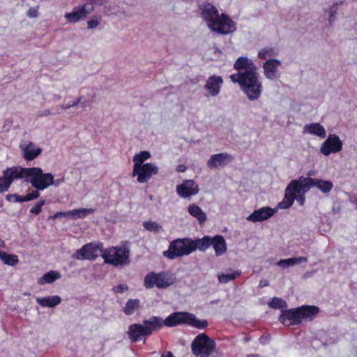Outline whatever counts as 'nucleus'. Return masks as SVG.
I'll list each match as a JSON object with an SVG mask.
<instances>
[{"label": "nucleus", "instance_id": "59", "mask_svg": "<svg viewBox=\"0 0 357 357\" xmlns=\"http://www.w3.org/2000/svg\"><path fill=\"white\" fill-rule=\"evenodd\" d=\"M307 177H310V176L313 175L312 172H309L307 174Z\"/></svg>", "mask_w": 357, "mask_h": 357}, {"label": "nucleus", "instance_id": "13", "mask_svg": "<svg viewBox=\"0 0 357 357\" xmlns=\"http://www.w3.org/2000/svg\"><path fill=\"white\" fill-rule=\"evenodd\" d=\"M311 178L301 176L298 179L292 180L286 189L291 192L294 197L295 195H305L311 188Z\"/></svg>", "mask_w": 357, "mask_h": 357}, {"label": "nucleus", "instance_id": "57", "mask_svg": "<svg viewBox=\"0 0 357 357\" xmlns=\"http://www.w3.org/2000/svg\"><path fill=\"white\" fill-rule=\"evenodd\" d=\"M0 248H5V243L1 239H0Z\"/></svg>", "mask_w": 357, "mask_h": 357}, {"label": "nucleus", "instance_id": "32", "mask_svg": "<svg viewBox=\"0 0 357 357\" xmlns=\"http://www.w3.org/2000/svg\"><path fill=\"white\" fill-rule=\"evenodd\" d=\"M298 308L302 320L312 319L319 312V308L315 306L303 305Z\"/></svg>", "mask_w": 357, "mask_h": 357}, {"label": "nucleus", "instance_id": "16", "mask_svg": "<svg viewBox=\"0 0 357 357\" xmlns=\"http://www.w3.org/2000/svg\"><path fill=\"white\" fill-rule=\"evenodd\" d=\"M27 168L20 166H13L3 170L2 174L4 178L10 187L15 180L25 179L26 177Z\"/></svg>", "mask_w": 357, "mask_h": 357}, {"label": "nucleus", "instance_id": "19", "mask_svg": "<svg viewBox=\"0 0 357 357\" xmlns=\"http://www.w3.org/2000/svg\"><path fill=\"white\" fill-rule=\"evenodd\" d=\"M277 212V209L269 206H264L255 210L246 220L251 222H263L271 218Z\"/></svg>", "mask_w": 357, "mask_h": 357}, {"label": "nucleus", "instance_id": "38", "mask_svg": "<svg viewBox=\"0 0 357 357\" xmlns=\"http://www.w3.org/2000/svg\"><path fill=\"white\" fill-rule=\"evenodd\" d=\"M241 273L240 271H235L229 273H220L218 275V279L220 283L225 284L236 279Z\"/></svg>", "mask_w": 357, "mask_h": 357}, {"label": "nucleus", "instance_id": "9", "mask_svg": "<svg viewBox=\"0 0 357 357\" xmlns=\"http://www.w3.org/2000/svg\"><path fill=\"white\" fill-rule=\"evenodd\" d=\"M174 282L175 278L172 274L165 272L158 273L151 272L148 273L144 278V286L148 289L154 287L159 289H164L173 284Z\"/></svg>", "mask_w": 357, "mask_h": 357}, {"label": "nucleus", "instance_id": "12", "mask_svg": "<svg viewBox=\"0 0 357 357\" xmlns=\"http://www.w3.org/2000/svg\"><path fill=\"white\" fill-rule=\"evenodd\" d=\"M343 147V142L335 134H330L320 146V152L324 156L335 154L340 152Z\"/></svg>", "mask_w": 357, "mask_h": 357}, {"label": "nucleus", "instance_id": "30", "mask_svg": "<svg viewBox=\"0 0 357 357\" xmlns=\"http://www.w3.org/2000/svg\"><path fill=\"white\" fill-rule=\"evenodd\" d=\"M212 238H210L208 236H204L202 238H197L192 240L193 245V252L197 249L201 251H205L207 248H208L211 245Z\"/></svg>", "mask_w": 357, "mask_h": 357}, {"label": "nucleus", "instance_id": "28", "mask_svg": "<svg viewBox=\"0 0 357 357\" xmlns=\"http://www.w3.org/2000/svg\"><path fill=\"white\" fill-rule=\"evenodd\" d=\"M189 214L196 218L200 224H203L206 220V215L203 210L195 204H190L188 207Z\"/></svg>", "mask_w": 357, "mask_h": 357}, {"label": "nucleus", "instance_id": "41", "mask_svg": "<svg viewBox=\"0 0 357 357\" xmlns=\"http://www.w3.org/2000/svg\"><path fill=\"white\" fill-rule=\"evenodd\" d=\"M101 17L94 15L87 21V29L89 30L95 29L101 24Z\"/></svg>", "mask_w": 357, "mask_h": 357}, {"label": "nucleus", "instance_id": "8", "mask_svg": "<svg viewBox=\"0 0 357 357\" xmlns=\"http://www.w3.org/2000/svg\"><path fill=\"white\" fill-rule=\"evenodd\" d=\"M192 351L199 357H208L215 349V344L204 333L198 335L192 342Z\"/></svg>", "mask_w": 357, "mask_h": 357}, {"label": "nucleus", "instance_id": "58", "mask_svg": "<svg viewBox=\"0 0 357 357\" xmlns=\"http://www.w3.org/2000/svg\"><path fill=\"white\" fill-rule=\"evenodd\" d=\"M311 274L309 273V272H307L305 273V277L307 278V277H309Z\"/></svg>", "mask_w": 357, "mask_h": 357}, {"label": "nucleus", "instance_id": "36", "mask_svg": "<svg viewBox=\"0 0 357 357\" xmlns=\"http://www.w3.org/2000/svg\"><path fill=\"white\" fill-rule=\"evenodd\" d=\"M0 259L6 265L15 266L19 262L17 255H10L3 251L0 250Z\"/></svg>", "mask_w": 357, "mask_h": 357}, {"label": "nucleus", "instance_id": "33", "mask_svg": "<svg viewBox=\"0 0 357 357\" xmlns=\"http://www.w3.org/2000/svg\"><path fill=\"white\" fill-rule=\"evenodd\" d=\"M294 200L295 197H293L291 192L285 189L284 199L278 204L276 209H287L293 205Z\"/></svg>", "mask_w": 357, "mask_h": 357}, {"label": "nucleus", "instance_id": "10", "mask_svg": "<svg viewBox=\"0 0 357 357\" xmlns=\"http://www.w3.org/2000/svg\"><path fill=\"white\" fill-rule=\"evenodd\" d=\"M103 251L104 250L101 243H90L77 250L73 255V258L77 260H94L98 256H102Z\"/></svg>", "mask_w": 357, "mask_h": 357}, {"label": "nucleus", "instance_id": "11", "mask_svg": "<svg viewBox=\"0 0 357 357\" xmlns=\"http://www.w3.org/2000/svg\"><path fill=\"white\" fill-rule=\"evenodd\" d=\"M93 10V6L84 3L75 6L70 12L66 13L64 18L68 24H75L84 20Z\"/></svg>", "mask_w": 357, "mask_h": 357}, {"label": "nucleus", "instance_id": "31", "mask_svg": "<svg viewBox=\"0 0 357 357\" xmlns=\"http://www.w3.org/2000/svg\"><path fill=\"white\" fill-rule=\"evenodd\" d=\"M307 258L305 257H293L285 259H281L277 262V265L282 268H286L289 266H293L303 262H307Z\"/></svg>", "mask_w": 357, "mask_h": 357}, {"label": "nucleus", "instance_id": "50", "mask_svg": "<svg viewBox=\"0 0 357 357\" xmlns=\"http://www.w3.org/2000/svg\"><path fill=\"white\" fill-rule=\"evenodd\" d=\"M113 289L116 293H122L127 289V286L125 284H119L114 287Z\"/></svg>", "mask_w": 357, "mask_h": 357}, {"label": "nucleus", "instance_id": "23", "mask_svg": "<svg viewBox=\"0 0 357 357\" xmlns=\"http://www.w3.org/2000/svg\"><path fill=\"white\" fill-rule=\"evenodd\" d=\"M128 335L132 342L139 341L143 337L149 335L144 324H139L130 325L128 328Z\"/></svg>", "mask_w": 357, "mask_h": 357}, {"label": "nucleus", "instance_id": "6", "mask_svg": "<svg viewBox=\"0 0 357 357\" xmlns=\"http://www.w3.org/2000/svg\"><path fill=\"white\" fill-rule=\"evenodd\" d=\"M129 255L130 250L126 245L109 248L102 253L105 262L115 266L128 264Z\"/></svg>", "mask_w": 357, "mask_h": 357}, {"label": "nucleus", "instance_id": "47", "mask_svg": "<svg viewBox=\"0 0 357 357\" xmlns=\"http://www.w3.org/2000/svg\"><path fill=\"white\" fill-rule=\"evenodd\" d=\"M9 189V186L8 185L3 175L2 174L1 176H0V193H3L4 192L8 191Z\"/></svg>", "mask_w": 357, "mask_h": 357}, {"label": "nucleus", "instance_id": "40", "mask_svg": "<svg viewBox=\"0 0 357 357\" xmlns=\"http://www.w3.org/2000/svg\"><path fill=\"white\" fill-rule=\"evenodd\" d=\"M268 305L274 309H282L287 307V303L280 298L274 297L268 302Z\"/></svg>", "mask_w": 357, "mask_h": 357}, {"label": "nucleus", "instance_id": "21", "mask_svg": "<svg viewBox=\"0 0 357 357\" xmlns=\"http://www.w3.org/2000/svg\"><path fill=\"white\" fill-rule=\"evenodd\" d=\"M280 321L287 326L298 324L301 322L299 308L284 310L280 317Z\"/></svg>", "mask_w": 357, "mask_h": 357}, {"label": "nucleus", "instance_id": "25", "mask_svg": "<svg viewBox=\"0 0 357 357\" xmlns=\"http://www.w3.org/2000/svg\"><path fill=\"white\" fill-rule=\"evenodd\" d=\"M311 188L315 187L324 194L328 195L333 188V183L329 180L311 178Z\"/></svg>", "mask_w": 357, "mask_h": 357}, {"label": "nucleus", "instance_id": "15", "mask_svg": "<svg viewBox=\"0 0 357 357\" xmlns=\"http://www.w3.org/2000/svg\"><path fill=\"white\" fill-rule=\"evenodd\" d=\"M281 61L279 59H268L263 64L264 74L269 80H276L280 77V68Z\"/></svg>", "mask_w": 357, "mask_h": 357}, {"label": "nucleus", "instance_id": "53", "mask_svg": "<svg viewBox=\"0 0 357 357\" xmlns=\"http://www.w3.org/2000/svg\"><path fill=\"white\" fill-rule=\"evenodd\" d=\"M349 201L353 203L355 206H356V208H357V195L356 194H354L352 195H350L349 196Z\"/></svg>", "mask_w": 357, "mask_h": 357}, {"label": "nucleus", "instance_id": "52", "mask_svg": "<svg viewBox=\"0 0 357 357\" xmlns=\"http://www.w3.org/2000/svg\"><path fill=\"white\" fill-rule=\"evenodd\" d=\"M65 181L64 177H61L56 180H54V177L53 176V183L52 185L59 186L61 183H63Z\"/></svg>", "mask_w": 357, "mask_h": 357}, {"label": "nucleus", "instance_id": "39", "mask_svg": "<svg viewBox=\"0 0 357 357\" xmlns=\"http://www.w3.org/2000/svg\"><path fill=\"white\" fill-rule=\"evenodd\" d=\"M143 226L149 231L158 233L162 230V227L154 221H145L143 222Z\"/></svg>", "mask_w": 357, "mask_h": 357}, {"label": "nucleus", "instance_id": "17", "mask_svg": "<svg viewBox=\"0 0 357 357\" xmlns=\"http://www.w3.org/2000/svg\"><path fill=\"white\" fill-rule=\"evenodd\" d=\"M234 157L226 152L212 155L207 161V166L208 168L218 169L227 166L231 162Z\"/></svg>", "mask_w": 357, "mask_h": 357}, {"label": "nucleus", "instance_id": "56", "mask_svg": "<svg viewBox=\"0 0 357 357\" xmlns=\"http://www.w3.org/2000/svg\"><path fill=\"white\" fill-rule=\"evenodd\" d=\"M267 285H268L267 282H263V281L260 282V284H259L260 287H265V286H267Z\"/></svg>", "mask_w": 357, "mask_h": 357}, {"label": "nucleus", "instance_id": "60", "mask_svg": "<svg viewBox=\"0 0 357 357\" xmlns=\"http://www.w3.org/2000/svg\"><path fill=\"white\" fill-rule=\"evenodd\" d=\"M248 357H255L254 356H248Z\"/></svg>", "mask_w": 357, "mask_h": 357}, {"label": "nucleus", "instance_id": "22", "mask_svg": "<svg viewBox=\"0 0 357 357\" xmlns=\"http://www.w3.org/2000/svg\"><path fill=\"white\" fill-rule=\"evenodd\" d=\"M303 134L315 136L319 139L326 137V130L319 123H310L304 126Z\"/></svg>", "mask_w": 357, "mask_h": 357}, {"label": "nucleus", "instance_id": "46", "mask_svg": "<svg viewBox=\"0 0 357 357\" xmlns=\"http://www.w3.org/2000/svg\"><path fill=\"white\" fill-rule=\"evenodd\" d=\"M82 97L80 96L77 99L72 101L70 103L66 104V105H62L60 107H61V109L66 110V109H70L71 107H73L76 106L79 102H82Z\"/></svg>", "mask_w": 357, "mask_h": 357}, {"label": "nucleus", "instance_id": "49", "mask_svg": "<svg viewBox=\"0 0 357 357\" xmlns=\"http://www.w3.org/2000/svg\"><path fill=\"white\" fill-rule=\"evenodd\" d=\"M9 199H13V200L15 202H25L24 197L18 195L16 194L12 195L9 196Z\"/></svg>", "mask_w": 357, "mask_h": 357}, {"label": "nucleus", "instance_id": "44", "mask_svg": "<svg viewBox=\"0 0 357 357\" xmlns=\"http://www.w3.org/2000/svg\"><path fill=\"white\" fill-rule=\"evenodd\" d=\"M39 7H31L26 12V16L29 18H36L39 15Z\"/></svg>", "mask_w": 357, "mask_h": 357}, {"label": "nucleus", "instance_id": "51", "mask_svg": "<svg viewBox=\"0 0 357 357\" xmlns=\"http://www.w3.org/2000/svg\"><path fill=\"white\" fill-rule=\"evenodd\" d=\"M295 199L301 206H303L305 202V195H295Z\"/></svg>", "mask_w": 357, "mask_h": 357}, {"label": "nucleus", "instance_id": "5", "mask_svg": "<svg viewBox=\"0 0 357 357\" xmlns=\"http://www.w3.org/2000/svg\"><path fill=\"white\" fill-rule=\"evenodd\" d=\"M26 181L37 190H44L52 185L53 174L45 173L40 167H30L26 170Z\"/></svg>", "mask_w": 357, "mask_h": 357}, {"label": "nucleus", "instance_id": "2", "mask_svg": "<svg viewBox=\"0 0 357 357\" xmlns=\"http://www.w3.org/2000/svg\"><path fill=\"white\" fill-rule=\"evenodd\" d=\"M199 10L202 20L211 31L220 35H226L236 31V23L227 15H220L218 9L211 3L201 4Z\"/></svg>", "mask_w": 357, "mask_h": 357}, {"label": "nucleus", "instance_id": "27", "mask_svg": "<svg viewBox=\"0 0 357 357\" xmlns=\"http://www.w3.org/2000/svg\"><path fill=\"white\" fill-rule=\"evenodd\" d=\"M211 245H213L217 256H220L227 251V244L225 238L222 236L217 235L212 238Z\"/></svg>", "mask_w": 357, "mask_h": 357}, {"label": "nucleus", "instance_id": "3", "mask_svg": "<svg viewBox=\"0 0 357 357\" xmlns=\"http://www.w3.org/2000/svg\"><path fill=\"white\" fill-rule=\"evenodd\" d=\"M151 155L147 151H142L135 154L132 158L133 170L132 176L137 177L138 183H146L151 178L158 173V167L153 163L144 162Z\"/></svg>", "mask_w": 357, "mask_h": 357}, {"label": "nucleus", "instance_id": "54", "mask_svg": "<svg viewBox=\"0 0 357 357\" xmlns=\"http://www.w3.org/2000/svg\"><path fill=\"white\" fill-rule=\"evenodd\" d=\"M186 170V167L184 165H179L176 167V171L178 172H184Z\"/></svg>", "mask_w": 357, "mask_h": 357}, {"label": "nucleus", "instance_id": "7", "mask_svg": "<svg viewBox=\"0 0 357 357\" xmlns=\"http://www.w3.org/2000/svg\"><path fill=\"white\" fill-rule=\"evenodd\" d=\"M192 239L178 238L173 241L167 250L163 252L164 256L173 259L178 257L188 255L193 252Z\"/></svg>", "mask_w": 357, "mask_h": 357}, {"label": "nucleus", "instance_id": "34", "mask_svg": "<svg viewBox=\"0 0 357 357\" xmlns=\"http://www.w3.org/2000/svg\"><path fill=\"white\" fill-rule=\"evenodd\" d=\"M93 213L94 209L93 208H79L69 211L70 218L72 219L84 218Z\"/></svg>", "mask_w": 357, "mask_h": 357}, {"label": "nucleus", "instance_id": "26", "mask_svg": "<svg viewBox=\"0 0 357 357\" xmlns=\"http://www.w3.org/2000/svg\"><path fill=\"white\" fill-rule=\"evenodd\" d=\"M36 303L43 307H54L61 302V298L59 296H52L46 297L36 298Z\"/></svg>", "mask_w": 357, "mask_h": 357}, {"label": "nucleus", "instance_id": "24", "mask_svg": "<svg viewBox=\"0 0 357 357\" xmlns=\"http://www.w3.org/2000/svg\"><path fill=\"white\" fill-rule=\"evenodd\" d=\"M143 324L149 335L153 331L161 328L165 323L162 318L153 316L149 319L144 321Z\"/></svg>", "mask_w": 357, "mask_h": 357}, {"label": "nucleus", "instance_id": "48", "mask_svg": "<svg viewBox=\"0 0 357 357\" xmlns=\"http://www.w3.org/2000/svg\"><path fill=\"white\" fill-rule=\"evenodd\" d=\"M62 217L69 218H70L69 211H67V212H57L54 215L50 216L49 218V219L55 220L56 218H62Z\"/></svg>", "mask_w": 357, "mask_h": 357}, {"label": "nucleus", "instance_id": "29", "mask_svg": "<svg viewBox=\"0 0 357 357\" xmlns=\"http://www.w3.org/2000/svg\"><path fill=\"white\" fill-rule=\"evenodd\" d=\"M61 277V273L56 271H50L45 273L42 277L39 278L37 280L38 284L44 285L46 284H52L56 280L60 279Z\"/></svg>", "mask_w": 357, "mask_h": 357}, {"label": "nucleus", "instance_id": "18", "mask_svg": "<svg viewBox=\"0 0 357 357\" xmlns=\"http://www.w3.org/2000/svg\"><path fill=\"white\" fill-rule=\"evenodd\" d=\"M20 149L23 158L26 161L36 158L42 152V149L30 141H23L20 144Z\"/></svg>", "mask_w": 357, "mask_h": 357}, {"label": "nucleus", "instance_id": "1", "mask_svg": "<svg viewBox=\"0 0 357 357\" xmlns=\"http://www.w3.org/2000/svg\"><path fill=\"white\" fill-rule=\"evenodd\" d=\"M234 68L238 73L230 76L231 80L240 85L250 100H257L261 94L263 86L257 66L248 57L241 56L236 61Z\"/></svg>", "mask_w": 357, "mask_h": 357}, {"label": "nucleus", "instance_id": "4", "mask_svg": "<svg viewBox=\"0 0 357 357\" xmlns=\"http://www.w3.org/2000/svg\"><path fill=\"white\" fill-rule=\"evenodd\" d=\"M165 326L173 327L176 325L187 324L199 329H203L207 326V321L198 319L191 313L185 312H177L169 314L164 320Z\"/></svg>", "mask_w": 357, "mask_h": 357}, {"label": "nucleus", "instance_id": "20", "mask_svg": "<svg viewBox=\"0 0 357 357\" xmlns=\"http://www.w3.org/2000/svg\"><path fill=\"white\" fill-rule=\"evenodd\" d=\"M223 79L220 76L213 75L209 77L204 85V89L206 91V97H215L217 96L222 88Z\"/></svg>", "mask_w": 357, "mask_h": 357}, {"label": "nucleus", "instance_id": "37", "mask_svg": "<svg viewBox=\"0 0 357 357\" xmlns=\"http://www.w3.org/2000/svg\"><path fill=\"white\" fill-rule=\"evenodd\" d=\"M278 54L277 52L271 47H264L258 52V57L260 59L268 61V59H274L273 57Z\"/></svg>", "mask_w": 357, "mask_h": 357}, {"label": "nucleus", "instance_id": "45", "mask_svg": "<svg viewBox=\"0 0 357 357\" xmlns=\"http://www.w3.org/2000/svg\"><path fill=\"white\" fill-rule=\"evenodd\" d=\"M39 190H37L36 189L35 190H33L31 192L26 194L24 195V199L25 202H29L31 200H33L39 197L40 193L38 192Z\"/></svg>", "mask_w": 357, "mask_h": 357}, {"label": "nucleus", "instance_id": "14", "mask_svg": "<svg viewBox=\"0 0 357 357\" xmlns=\"http://www.w3.org/2000/svg\"><path fill=\"white\" fill-rule=\"evenodd\" d=\"M176 191L179 197L186 199L197 195L199 192V188L194 180L188 179L178 185Z\"/></svg>", "mask_w": 357, "mask_h": 357}, {"label": "nucleus", "instance_id": "35", "mask_svg": "<svg viewBox=\"0 0 357 357\" xmlns=\"http://www.w3.org/2000/svg\"><path fill=\"white\" fill-rule=\"evenodd\" d=\"M140 301L139 299L128 300L124 307L123 312L126 315H132L139 307Z\"/></svg>", "mask_w": 357, "mask_h": 357}, {"label": "nucleus", "instance_id": "55", "mask_svg": "<svg viewBox=\"0 0 357 357\" xmlns=\"http://www.w3.org/2000/svg\"><path fill=\"white\" fill-rule=\"evenodd\" d=\"M162 357H174L172 354L169 351L165 352L162 355Z\"/></svg>", "mask_w": 357, "mask_h": 357}, {"label": "nucleus", "instance_id": "42", "mask_svg": "<svg viewBox=\"0 0 357 357\" xmlns=\"http://www.w3.org/2000/svg\"><path fill=\"white\" fill-rule=\"evenodd\" d=\"M337 11V4L332 5L326 10V12L328 13V20L331 24L335 20Z\"/></svg>", "mask_w": 357, "mask_h": 357}, {"label": "nucleus", "instance_id": "43", "mask_svg": "<svg viewBox=\"0 0 357 357\" xmlns=\"http://www.w3.org/2000/svg\"><path fill=\"white\" fill-rule=\"evenodd\" d=\"M46 201L45 199L40 200L36 205L32 206L30 209V213L34 215L39 214L42 211V207L45 204Z\"/></svg>", "mask_w": 357, "mask_h": 357}]
</instances>
